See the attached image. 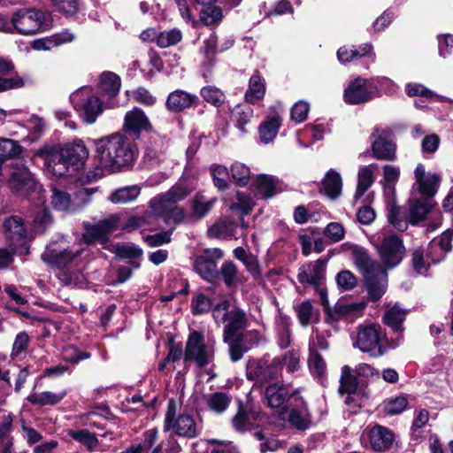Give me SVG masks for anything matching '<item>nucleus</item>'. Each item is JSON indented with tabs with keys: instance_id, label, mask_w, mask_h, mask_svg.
<instances>
[{
	"instance_id": "1a4fd4ad",
	"label": "nucleus",
	"mask_w": 453,
	"mask_h": 453,
	"mask_svg": "<svg viewBox=\"0 0 453 453\" xmlns=\"http://www.w3.org/2000/svg\"><path fill=\"white\" fill-rule=\"evenodd\" d=\"M81 249L67 246L64 240L50 243L42 257L45 262L51 264L58 268H65L73 263L81 254Z\"/></svg>"
},
{
	"instance_id": "052dcab7",
	"label": "nucleus",
	"mask_w": 453,
	"mask_h": 453,
	"mask_svg": "<svg viewBox=\"0 0 453 453\" xmlns=\"http://www.w3.org/2000/svg\"><path fill=\"white\" fill-rule=\"evenodd\" d=\"M407 405V398L405 396L399 395L386 399L383 403V409L387 414L396 415L403 411Z\"/></svg>"
},
{
	"instance_id": "473e14b6",
	"label": "nucleus",
	"mask_w": 453,
	"mask_h": 453,
	"mask_svg": "<svg viewBox=\"0 0 453 453\" xmlns=\"http://www.w3.org/2000/svg\"><path fill=\"white\" fill-rule=\"evenodd\" d=\"M208 234L210 237L215 238H234L238 239L243 236V231H239L238 223L229 220L223 219L216 222L208 229Z\"/></svg>"
},
{
	"instance_id": "0eeeda50",
	"label": "nucleus",
	"mask_w": 453,
	"mask_h": 453,
	"mask_svg": "<svg viewBox=\"0 0 453 453\" xmlns=\"http://www.w3.org/2000/svg\"><path fill=\"white\" fill-rule=\"evenodd\" d=\"M214 357V342H204L203 334L198 331L190 333L186 342L184 360L193 362L197 367L209 365Z\"/></svg>"
},
{
	"instance_id": "72a5a7b5",
	"label": "nucleus",
	"mask_w": 453,
	"mask_h": 453,
	"mask_svg": "<svg viewBox=\"0 0 453 453\" xmlns=\"http://www.w3.org/2000/svg\"><path fill=\"white\" fill-rule=\"evenodd\" d=\"M88 182V177H80L74 182V192L73 194V211L86 205L91 200V196L97 190L96 188H87L85 185Z\"/></svg>"
},
{
	"instance_id": "412c9836",
	"label": "nucleus",
	"mask_w": 453,
	"mask_h": 453,
	"mask_svg": "<svg viewBox=\"0 0 453 453\" xmlns=\"http://www.w3.org/2000/svg\"><path fill=\"white\" fill-rule=\"evenodd\" d=\"M123 129L127 134L139 137L141 132L150 131L151 125L144 111L134 107L126 113Z\"/></svg>"
},
{
	"instance_id": "39448f33",
	"label": "nucleus",
	"mask_w": 453,
	"mask_h": 453,
	"mask_svg": "<svg viewBox=\"0 0 453 453\" xmlns=\"http://www.w3.org/2000/svg\"><path fill=\"white\" fill-rule=\"evenodd\" d=\"M44 13L36 9H19L13 12L10 21V34L18 33L23 35H31L42 32L48 28Z\"/></svg>"
},
{
	"instance_id": "f03ea898",
	"label": "nucleus",
	"mask_w": 453,
	"mask_h": 453,
	"mask_svg": "<svg viewBox=\"0 0 453 453\" xmlns=\"http://www.w3.org/2000/svg\"><path fill=\"white\" fill-rule=\"evenodd\" d=\"M195 188L188 179H180L167 192L157 195L150 201L151 211L162 217L165 224H178L184 219V211L176 203L185 199Z\"/></svg>"
},
{
	"instance_id": "9d476101",
	"label": "nucleus",
	"mask_w": 453,
	"mask_h": 453,
	"mask_svg": "<svg viewBox=\"0 0 453 453\" xmlns=\"http://www.w3.org/2000/svg\"><path fill=\"white\" fill-rule=\"evenodd\" d=\"M176 409L169 403L165 418L164 430H173L177 435L194 438L199 434V429L190 415H180L175 418Z\"/></svg>"
},
{
	"instance_id": "3c124183",
	"label": "nucleus",
	"mask_w": 453,
	"mask_h": 453,
	"mask_svg": "<svg viewBox=\"0 0 453 453\" xmlns=\"http://www.w3.org/2000/svg\"><path fill=\"white\" fill-rule=\"evenodd\" d=\"M297 318L302 326H307L309 324L317 321L318 312L313 309L310 301H303L296 308Z\"/></svg>"
},
{
	"instance_id": "774afa93",
	"label": "nucleus",
	"mask_w": 453,
	"mask_h": 453,
	"mask_svg": "<svg viewBox=\"0 0 453 453\" xmlns=\"http://www.w3.org/2000/svg\"><path fill=\"white\" fill-rule=\"evenodd\" d=\"M277 359L280 360V369L286 365L288 372H294L299 368L300 356L298 352L295 350L288 351L280 357H277Z\"/></svg>"
},
{
	"instance_id": "680f3d73",
	"label": "nucleus",
	"mask_w": 453,
	"mask_h": 453,
	"mask_svg": "<svg viewBox=\"0 0 453 453\" xmlns=\"http://www.w3.org/2000/svg\"><path fill=\"white\" fill-rule=\"evenodd\" d=\"M253 116V110L248 104H239L234 107L232 111L233 120L236 122L237 127L240 129H243L244 125H246Z\"/></svg>"
},
{
	"instance_id": "b1692460",
	"label": "nucleus",
	"mask_w": 453,
	"mask_h": 453,
	"mask_svg": "<svg viewBox=\"0 0 453 453\" xmlns=\"http://www.w3.org/2000/svg\"><path fill=\"white\" fill-rule=\"evenodd\" d=\"M280 360L274 357L271 363L265 360H259L249 368V376L257 380V382H268L275 379L280 372Z\"/></svg>"
},
{
	"instance_id": "8fccbe9b",
	"label": "nucleus",
	"mask_w": 453,
	"mask_h": 453,
	"mask_svg": "<svg viewBox=\"0 0 453 453\" xmlns=\"http://www.w3.org/2000/svg\"><path fill=\"white\" fill-rule=\"evenodd\" d=\"M308 365L311 372L319 378H323L326 372V364L319 352L316 351L314 344L310 346Z\"/></svg>"
},
{
	"instance_id": "864d4df0",
	"label": "nucleus",
	"mask_w": 453,
	"mask_h": 453,
	"mask_svg": "<svg viewBox=\"0 0 453 453\" xmlns=\"http://www.w3.org/2000/svg\"><path fill=\"white\" fill-rule=\"evenodd\" d=\"M365 307L366 303L364 301L353 303H338L335 305L334 311L341 316L359 317L363 314Z\"/></svg>"
},
{
	"instance_id": "58836bf2",
	"label": "nucleus",
	"mask_w": 453,
	"mask_h": 453,
	"mask_svg": "<svg viewBox=\"0 0 453 453\" xmlns=\"http://www.w3.org/2000/svg\"><path fill=\"white\" fill-rule=\"evenodd\" d=\"M121 86L120 78L111 72L102 73L100 77V89L103 94L113 98L117 96Z\"/></svg>"
},
{
	"instance_id": "393cba45",
	"label": "nucleus",
	"mask_w": 453,
	"mask_h": 453,
	"mask_svg": "<svg viewBox=\"0 0 453 453\" xmlns=\"http://www.w3.org/2000/svg\"><path fill=\"white\" fill-rule=\"evenodd\" d=\"M296 393L297 390L290 394L288 388L283 384L273 383L266 387L265 398L269 407L280 409L284 407L288 401L291 399L295 401V398H297Z\"/></svg>"
},
{
	"instance_id": "f704fd0d",
	"label": "nucleus",
	"mask_w": 453,
	"mask_h": 453,
	"mask_svg": "<svg viewBox=\"0 0 453 453\" xmlns=\"http://www.w3.org/2000/svg\"><path fill=\"white\" fill-rule=\"evenodd\" d=\"M435 203L429 199H412L410 201L409 221L416 225L424 220L428 213L433 211Z\"/></svg>"
},
{
	"instance_id": "7c9ffc66",
	"label": "nucleus",
	"mask_w": 453,
	"mask_h": 453,
	"mask_svg": "<svg viewBox=\"0 0 453 453\" xmlns=\"http://www.w3.org/2000/svg\"><path fill=\"white\" fill-rule=\"evenodd\" d=\"M295 402L296 404L292 407L288 415V421L298 430H306L311 425V414L301 397L295 398Z\"/></svg>"
},
{
	"instance_id": "aec40b11",
	"label": "nucleus",
	"mask_w": 453,
	"mask_h": 453,
	"mask_svg": "<svg viewBox=\"0 0 453 453\" xmlns=\"http://www.w3.org/2000/svg\"><path fill=\"white\" fill-rule=\"evenodd\" d=\"M26 78L15 72L14 64L0 58V92L21 88L26 85Z\"/></svg>"
},
{
	"instance_id": "e2e57ef3",
	"label": "nucleus",
	"mask_w": 453,
	"mask_h": 453,
	"mask_svg": "<svg viewBox=\"0 0 453 453\" xmlns=\"http://www.w3.org/2000/svg\"><path fill=\"white\" fill-rule=\"evenodd\" d=\"M230 171L233 179L239 186H246L248 184L250 178V170L246 165L235 162L231 165Z\"/></svg>"
},
{
	"instance_id": "5fc2aeb1",
	"label": "nucleus",
	"mask_w": 453,
	"mask_h": 453,
	"mask_svg": "<svg viewBox=\"0 0 453 453\" xmlns=\"http://www.w3.org/2000/svg\"><path fill=\"white\" fill-rule=\"evenodd\" d=\"M116 253L121 258L130 259L133 268L137 269L140 267V264L136 259L142 257V250L138 246L134 244L119 245L116 248Z\"/></svg>"
},
{
	"instance_id": "bf43d9fd",
	"label": "nucleus",
	"mask_w": 453,
	"mask_h": 453,
	"mask_svg": "<svg viewBox=\"0 0 453 453\" xmlns=\"http://www.w3.org/2000/svg\"><path fill=\"white\" fill-rule=\"evenodd\" d=\"M182 40V33L178 28L165 30L158 34L157 45L160 48L174 46Z\"/></svg>"
},
{
	"instance_id": "603ef678",
	"label": "nucleus",
	"mask_w": 453,
	"mask_h": 453,
	"mask_svg": "<svg viewBox=\"0 0 453 453\" xmlns=\"http://www.w3.org/2000/svg\"><path fill=\"white\" fill-rule=\"evenodd\" d=\"M21 150V146L16 141L0 138V167L5 160L19 155Z\"/></svg>"
},
{
	"instance_id": "5701e85b",
	"label": "nucleus",
	"mask_w": 453,
	"mask_h": 453,
	"mask_svg": "<svg viewBox=\"0 0 453 453\" xmlns=\"http://www.w3.org/2000/svg\"><path fill=\"white\" fill-rule=\"evenodd\" d=\"M4 234L10 244H15L22 252H27L26 245V229L20 218L12 216L7 219L4 224Z\"/></svg>"
},
{
	"instance_id": "4c0bfd02",
	"label": "nucleus",
	"mask_w": 453,
	"mask_h": 453,
	"mask_svg": "<svg viewBox=\"0 0 453 453\" xmlns=\"http://www.w3.org/2000/svg\"><path fill=\"white\" fill-rule=\"evenodd\" d=\"M66 391L62 390L58 393H53L50 391H43L40 393H32L27 396V401L32 404H37L41 406L45 405H55L60 403L66 395Z\"/></svg>"
},
{
	"instance_id": "7ed1b4c3",
	"label": "nucleus",
	"mask_w": 453,
	"mask_h": 453,
	"mask_svg": "<svg viewBox=\"0 0 453 453\" xmlns=\"http://www.w3.org/2000/svg\"><path fill=\"white\" fill-rule=\"evenodd\" d=\"M212 317L217 324H224L223 341L230 342L237 337H250L254 342H257L259 334L256 330H244L249 326L247 313L239 307H233L229 310V302L224 300L215 305L212 309Z\"/></svg>"
},
{
	"instance_id": "6e6552de",
	"label": "nucleus",
	"mask_w": 453,
	"mask_h": 453,
	"mask_svg": "<svg viewBox=\"0 0 453 453\" xmlns=\"http://www.w3.org/2000/svg\"><path fill=\"white\" fill-rule=\"evenodd\" d=\"M70 100L74 108L82 113L85 121L92 124L96 118L103 112V104L100 99L92 95L88 88H82L70 96Z\"/></svg>"
},
{
	"instance_id": "f3484780",
	"label": "nucleus",
	"mask_w": 453,
	"mask_h": 453,
	"mask_svg": "<svg viewBox=\"0 0 453 453\" xmlns=\"http://www.w3.org/2000/svg\"><path fill=\"white\" fill-rule=\"evenodd\" d=\"M363 276L370 299L377 301L381 298L388 287L387 270L380 265Z\"/></svg>"
},
{
	"instance_id": "f8f14e48",
	"label": "nucleus",
	"mask_w": 453,
	"mask_h": 453,
	"mask_svg": "<svg viewBox=\"0 0 453 453\" xmlns=\"http://www.w3.org/2000/svg\"><path fill=\"white\" fill-rule=\"evenodd\" d=\"M382 267L392 269L401 263L405 253L403 241L396 235L391 234L383 238L378 248Z\"/></svg>"
},
{
	"instance_id": "338daca9",
	"label": "nucleus",
	"mask_w": 453,
	"mask_h": 453,
	"mask_svg": "<svg viewBox=\"0 0 453 453\" xmlns=\"http://www.w3.org/2000/svg\"><path fill=\"white\" fill-rule=\"evenodd\" d=\"M29 342L30 337L27 333L25 331L19 332L15 337L11 356L13 358L24 356L27 349Z\"/></svg>"
},
{
	"instance_id": "37998d69",
	"label": "nucleus",
	"mask_w": 453,
	"mask_h": 453,
	"mask_svg": "<svg viewBox=\"0 0 453 453\" xmlns=\"http://www.w3.org/2000/svg\"><path fill=\"white\" fill-rule=\"evenodd\" d=\"M265 93V85L259 75L254 74L249 81V88L245 93V99L249 103H256L262 99Z\"/></svg>"
},
{
	"instance_id": "a878e982",
	"label": "nucleus",
	"mask_w": 453,
	"mask_h": 453,
	"mask_svg": "<svg viewBox=\"0 0 453 453\" xmlns=\"http://www.w3.org/2000/svg\"><path fill=\"white\" fill-rule=\"evenodd\" d=\"M198 96L182 89L171 92L166 99V108L173 112H181L186 109L196 106Z\"/></svg>"
},
{
	"instance_id": "4be33fe9",
	"label": "nucleus",
	"mask_w": 453,
	"mask_h": 453,
	"mask_svg": "<svg viewBox=\"0 0 453 453\" xmlns=\"http://www.w3.org/2000/svg\"><path fill=\"white\" fill-rule=\"evenodd\" d=\"M366 434L371 448L375 451L388 449L395 440V434L389 428L378 424L367 427Z\"/></svg>"
},
{
	"instance_id": "6ab92c4d",
	"label": "nucleus",
	"mask_w": 453,
	"mask_h": 453,
	"mask_svg": "<svg viewBox=\"0 0 453 453\" xmlns=\"http://www.w3.org/2000/svg\"><path fill=\"white\" fill-rule=\"evenodd\" d=\"M51 147L56 149L58 158H65L75 170L79 169L88 157V151L82 141H75L62 147Z\"/></svg>"
},
{
	"instance_id": "a19ab883",
	"label": "nucleus",
	"mask_w": 453,
	"mask_h": 453,
	"mask_svg": "<svg viewBox=\"0 0 453 453\" xmlns=\"http://www.w3.org/2000/svg\"><path fill=\"white\" fill-rule=\"evenodd\" d=\"M280 124L281 118L278 114L272 116L264 123H262L259 127V135L261 141L264 143L272 142L275 138Z\"/></svg>"
},
{
	"instance_id": "de8ad7c7",
	"label": "nucleus",
	"mask_w": 453,
	"mask_h": 453,
	"mask_svg": "<svg viewBox=\"0 0 453 453\" xmlns=\"http://www.w3.org/2000/svg\"><path fill=\"white\" fill-rule=\"evenodd\" d=\"M67 434L74 441L84 445L89 451H93L99 444L96 434L87 429H69Z\"/></svg>"
},
{
	"instance_id": "2f4dec72",
	"label": "nucleus",
	"mask_w": 453,
	"mask_h": 453,
	"mask_svg": "<svg viewBox=\"0 0 453 453\" xmlns=\"http://www.w3.org/2000/svg\"><path fill=\"white\" fill-rule=\"evenodd\" d=\"M365 56H369L372 62H375L376 56L373 52V46L371 43H364L358 49L342 46L337 51V58L342 64L349 63Z\"/></svg>"
},
{
	"instance_id": "e433bc0d",
	"label": "nucleus",
	"mask_w": 453,
	"mask_h": 453,
	"mask_svg": "<svg viewBox=\"0 0 453 453\" xmlns=\"http://www.w3.org/2000/svg\"><path fill=\"white\" fill-rule=\"evenodd\" d=\"M342 187V180L340 173L330 169L322 181V190L327 196L335 199L340 196Z\"/></svg>"
},
{
	"instance_id": "20e7f679",
	"label": "nucleus",
	"mask_w": 453,
	"mask_h": 453,
	"mask_svg": "<svg viewBox=\"0 0 453 453\" xmlns=\"http://www.w3.org/2000/svg\"><path fill=\"white\" fill-rule=\"evenodd\" d=\"M352 345L371 357H380L388 350V338L380 324L367 322L357 326Z\"/></svg>"
},
{
	"instance_id": "09e8293b",
	"label": "nucleus",
	"mask_w": 453,
	"mask_h": 453,
	"mask_svg": "<svg viewBox=\"0 0 453 453\" xmlns=\"http://www.w3.org/2000/svg\"><path fill=\"white\" fill-rule=\"evenodd\" d=\"M209 409L216 413L224 412L231 403V397L226 393L216 392L206 396Z\"/></svg>"
},
{
	"instance_id": "ea45409f",
	"label": "nucleus",
	"mask_w": 453,
	"mask_h": 453,
	"mask_svg": "<svg viewBox=\"0 0 453 453\" xmlns=\"http://www.w3.org/2000/svg\"><path fill=\"white\" fill-rule=\"evenodd\" d=\"M406 311L398 304H395L389 308L383 316L384 323L395 332L403 331L402 324L405 319Z\"/></svg>"
},
{
	"instance_id": "6e6d98bb",
	"label": "nucleus",
	"mask_w": 453,
	"mask_h": 453,
	"mask_svg": "<svg viewBox=\"0 0 453 453\" xmlns=\"http://www.w3.org/2000/svg\"><path fill=\"white\" fill-rule=\"evenodd\" d=\"M256 182L258 192L264 198H271L276 194V182L273 176L259 174L257 176Z\"/></svg>"
},
{
	"instance_id": "79ce46f5",
	"label": "nucleus",
	"mask_w": 453,
	"mask_h": 453,
	"mask_svg": "<svg viewBox=\"0 0 453 453\" xmlns=\"http://www.w3.org/2000/svg\"><path fill=\"white\" fill-rule=\"evenodd\" d=\"M277 342L281 349H286L291 342L290 319L286 316L280 315L275 321Z\"/></svg>"
},
{
	"instance_id": "13d9d810",
	"label": "nucleus",
	"mask_w": 453,
	"mask_h": 453,
	"mask_svg": "<svg viewBox=\"0 0 453 453\" xmlns=\"http://www.w3.org/2000/svg\"><path fill=\"white\" fill-rule=\"evenodd\" d=\"M51 204L58 211H73V201L69 194L52 188Z\"/></svg>"
},
{
	"instance_id": "69168bd1",
	"label": "nucleus",
	"mask_w": 453,
	"mask_h": 453,
	"mask_svg": "<svg viewBox=\"0 0 453 453\" xmlns=\"http://www.w3.org/2000/svg\"><path fill=\"white\" fill-rule=\"evenodd\" d=\"M201 96L207 103H210L214 106H219L225 101L224 93L213 86L203 87L201 89Z\"/></svg>"
},
{
	"instance_id": "2eb2a0df",
	"label": "nucleus",
	"mask_w": 453,
	"mask_h": 453,
	"mask_svg": "<svg viewBox=\"0 0 453 453\" xmlns=\"http://www.w3.org/2000/svg\"><path fill=\"white\" fill-rule=\"evenodd\" d=\"M415 183L412 186L418 194L421 195L420 199H429L435 196L440 186L441 178L438 173H426L422 164H418L414 171Z\"/></svg>"
},
{
	"instance_id": "c85d7f7f",
	"label": "nucleus",
	"mask_w": 453,
	"mask_h": 453,
	"mask_svg": "<svg viewBox=\"0 0 453 453\" xmlns=\"http://www.w3.org/2000/svg\"><path fill=\"white\" fill-rule=\"evenodd\" d=\"M453 230L444 231L437 239H434L429 245L427 257L434 263H438L445 257V255L452 250Z\"/></svg>"
},
{
	"instance_id": "0e129e2a",
	"label": "nucleus",
	"mask_w": 453,
	"mask_h": 453,
	"mask_svg": "<svg viewBox=\"0 0 453 453\" xmlns=\"http://www.w3.org/2000/svg\"><path fill=\"white\" fill-rule=\"evenodd\" d=\"M222 11L217 6H207L200 12V19L206 26H213L222 19Z\"/></svg>"
},
{
	"instance_id": "c756f323",
	"label": "nucleus",
	"mask_w": 453,
	"mask_h": 453,
	"mask_svg": "<svg viewBox=\"0 0 453 453\" xmlns=\"http://www.w3.org/2000/svg\"><path fill=\"white\" fill-rule=\"evenodd\" d=\"M259 417V412L248 407L240 406L237 413L232 418V424L236 431H248L257 426Z\"/></svg>"
},
{
	"instance_id": "4d7b16f0",
	"label": "nucleus",
	"mask_w": 453,
	"mask_h": 453,
	"mask_svg": "<svg viewBox=\"0 0 453 453\" xmlns=\"http://www.w3.org/2000/svg\"><path fill=\"white\" fill-rule=\"evenodd\" d=\"M214 199H207L204 196L197 194L192 202V217L203 218L212 208Z\"/></svg>"
},
{
	"instance_id": "9b49d317",
	"label": "nucleus",
	"mask_w": 453,
	"mask_h": 453,
	"mask_svg": "<svg viewBox=\"0 0 453 453\" xmlns=\"http://www.w3.org/2000/svg\"><path fill=\"white\" fill-rule=\"evenodd\" d=\"M7 184L12 192L22 196L41 189L34 175L25 165L12 167Z\"/></svg>"
},
{
	"instance_id": "a18cd8bd",
	"label": "nucleus",
	"mask_w": 453,
	"mask_h": 453,
	"mask_svg": "<svg viewBox=\"0 0 453 453\" xmlns=\"http://www.w3.org/2000/svg\"><path fill=\"white\" fill-rule=\"evenodd\" d=\"M53 223L50 211L46 208H38L34 214L32 228L35 234L44 233Z\"/></svg>"
},
{
	"instance_id": "f257e3e1",
	"label": "nucleus",
	"mask_w": 453,
	"mask_h": 453,
	"mask_svg": "<svg viewBox=\"0 0 453 453\" xmlns=\"http://www.w3.org/2000/svg\"><path fill=\"white\" fill-rule=\"evenodd\" d=\"M96 157L99 165L111 171L130 165L134 157V150L127 138L114 134L95 141Z\"/></svg>"
},
{
	"instance_id": "49530a36",
	"label": "nucleus",
	"mask_w": 453,
	"mask_h": 453,
	"mask_svg": "<svg viewBox=\"0 0 453 453\" xmlns=\"http://www.w3.org/2000/svg\"><path fill=\"white\" fill-rule=\"evenodd\" d=\"M388 221L397 230L404 231L408 227L409 217L403 208L391 204L388 209Z\"/></svg>"
},
{
	"instance_id": "c9c22d12",
	"label": "nucleus",
	"mask_w": 453,
	"mask_h": 453,
	"mask_svg": "<svg viewBox=\"0 0 453 453\" xmlns=\"http://www.w3.org/2000/svg\"><path fill=\"white\" fill-rule=\"evenodd\" d=\"M378 169L376 164L361 166L357 173V185L354 198L357 200L364 196L375 180L374 172Z\"/></svg>"
},
{
	"instance_id": "bb28decb",
	"label": "nucleus",
	"mask_w": 453,
	"mask_h": 453,
	"mask_svg": "<svg viewBox=\"0 0 453 453\" xmlns=\"http://www.w3.org/2000/svg\"><path fill=\"white\" fill-rule=\"evenodd\" d=\"M342 250L349 252L352 260L362 274L368 273L369 271L380 265L377 261L372 260L365 249L357 244L346 242L342 246Z\"/></svg>"
},
{
	"instance_id": "c03bdc74",
	"label": "nucleus",
	"mask_w": 453,
	"mask_h": 453,
	"mask_svg": "<svg viewBox=\"0 0 453 453\" xmlns=\"http://www.w3.org/2000/svg\"><path fill=\"white\" fill-rule=\"evenodd\" d=\"M141 193L139 186L133 185L115 190L109 197L113 203H125L135 200Z\"/></svg>"
},
{
	"instance_id": "a211bd4d",
	"label": "nucleus",
	"mask_w": 453,
	"mask_h": 453,
	"mask_svg": "<svg viewBox=\"0 0 453 453\" xmlns=\"http://www.w3.org/2000/svg\"><path fill=\"white\" fill-rule=\"evenodd\" d=\"M36 155L44 159L47 169L56 176L69 175L76 171L65 158H58L56 149L51 146L38 150Z\"/></svg>"
},
{
	"instance_id": "ddd939ff",
	"label": "nucleus",
	"mask_w": 453,
	"mask_h": 453,
	"mask_svg": "<svg viewBox=\"0 0 453 453\" xmlns=\"http://www.w3.org/2000/svg\"><path fill=\"white\" fill-rule=\"evenodd\" d=\"M120 217L119 214H109L96 223L85 222L83 239L87 243L107 239L108 234L119 227Z\"/></svg>"
},
{
	"instance_id": "cd10ccee",
	"label": "nucleus",
	"mask_w": 453,
	"mask_h": 453,
	"mask_svg": "<svg viewBox=\"0 0 453 453\" xmlns=\"http://www.w3.org/2000/svg\"><path fill=\"white\" fill-rule=\"evenodd\" d=\"M326 265V260L319 258L312 264L302 265L297 275L298 280L301 283L319 286L320 280L324 278Z\"/></svg>"
},
{
	"instance_id": "423d86ee",
	"label": "nucleus",
	"mask_w": 453,
	"mask_h": 453,
	"mask_svg": "<svg viewBox=\"0 0 453 453\" xmlns=\"http://www.w3.org/2000/svg\"><path fill=\"white\" fill-rule=\"evenodd\" d=\"M391 84L392 81L386 77L369 81L358 76L351 81L344 90V101L349 104L366 103L377 96L372 88Z\"/></svg>"
},
{
	"instance_id": "4468645a",
	"label": "nucleus",
	"mask_w": 453,
	"mask_h": 453,
	"mask_svg": "<svg viewBox=\"0 0 453 453\" xmlns=\"http://www.w3.org/2000/svg\"><path fill=\"white\" fill-rule=\"evenodd\" d=\"M372 155L379 160L394 161L396 159L395 144L391 140L388 130L376 128L371 135Z\"/></svg>"
},
{
	"instance_id": "dca6fc26",
	"label": "nucleus",
	"mask_w": 453,
	"mask_h": 453,
	"mask_svg": "<svg viewBox=\"0 0 453 453\" xmlns=\"http://www.w3.org/2000/svg\"><path fill=\"white\" fill-rule=\"evenodd\" d=\"M222 257L223 251L220 249H207L195 258L194 269L202 278L211 280L217 273L216 262Z\"/></svg>"
}]
</instances>
